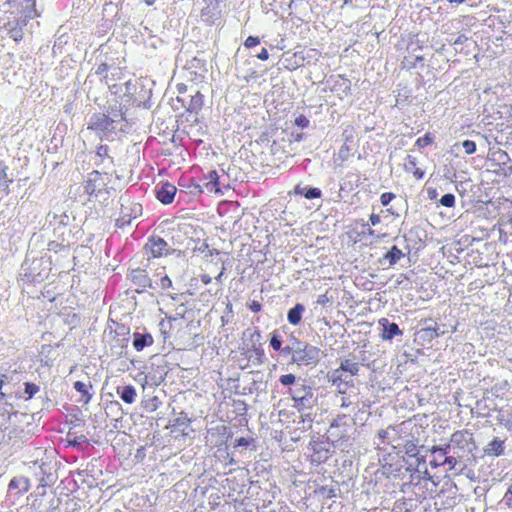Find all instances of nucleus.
<instances>
[{
	"label": "nucleus",
	"mask_w": 512,
	"mask_h": 512,
	"mask_svg": "<svg viewBox=\"0 0 512 512\" xmlns=\"http://www.w3.org/2000/svg\"><path fill=\"white\" fill-rule=\"evenodd\" d=\"M278 381L285 388L283 394L293 401L292 407L301 413L302 428H311L312 418L309 411L318 403L316 389L306 379L292 373L281 375Z\"/></svg>",
	"instance_id": "1"
},
{
	"label": "nucleus",
	"mask_w": 512,
	"mask_h": 512,
	"mask_svg": "<svg viewBox=\"0 0 512 512\" xmlns=\"http://www.w3.org/2000/svg\"><path fill=\"white\" fill-rule=\"evenodd\" d=\"M448 453H452L459 459H463L469 464L471 458H474L473 452L476 444L473 434L468 430H459L454 432L448 443L444 444Z\"/></svg>",
	"instance_id": "2"
},
{
	"label": "nucleus",
	"mask_w": 512,
	"mask_h": 512,
	"mask_svg": "<svg viewBox=\"0 0 512 512\" xmlns=\"http://www.w3.org/2000/svg\"><path fill=\"white\" fill-rule=\"evenodd\" d=\"M87 129L93 131L101 141H113L117 131L124 132L117 127L113 119L105 117V113H93L88 121Z\"/></svg>",
	"instance_id": "3"
},
{
	"label": "nucleus",
	"mask_w": 512,
	"mask_h": 512,
	"mask_svg": "<svg viewBox=\"0 0 512 512\" xmlns=\"http://www.w3.org/2000/svg\"><path fill=\"white\" fill-rule=\"evenodd\" d=\"M310 463L319 466L326 463L334 454V442L329 437H312L307 446Z\"/></svg>",
	"instance_id": "4"
},
{
	"label": "nucleus",
	"mask_w": 512,
	"mask_h": 512,
	"mask_svg": "<svg viewBox=\"0 0 512 512\" xmlns=\"http://www.w3.org/2000/svg\"><path fill=\"white\" fill-rule=\"evenodd\" d=\"M109 190L107 173H101L98 170H93L87 174V178L84 181V191L88 194L90 201L92 199L107 200L110 193Z\"/></svg>",
	"instance_id": "5"
},
{
	"label": "nucleus",
	"mask_w": 512,
	"mask_h": 512,
	"mask_svg": "<svg viewBox=\"0 0 512 512\" xmlns=\"http://www.w3.org/2000/svg\"><path fill=\"white\" fill-rule=\"evenodd\" d=\"M294 343L296 344V351H294L290 363L311 367L319 363L322 354L320 348L299 339H294Z\"/></svg>",
	"instance_id": "6"
},
{
	"label": "nucleus",
	"mask_w": 512,
	"mask_h": 512,
	"mask_svg": "<svg viewBox=\"0 0 512 512\" xmlns=\"http://www.w3.org/2000/svg\"><path fill=\"white\" fill-rule=\"evenodd\" d=\"M22 275L30 282L40 283L48 278L50 273V263L43 257L26 258L21 265Z\"/></svg>",
	"instance_id": "7"
},
{
	"label": "nucleus",
	"mask_w": 512,
	"mask_h": 512,
	"mask_svg": "<svg viewBox=\"0 0 512 512\" xmlns=\"http://www.w3.org/2000/svg\"><path fill=\"white\" fill-rule=\"evenodd\" d=\"M246 337V342L243 347V354L252 353L249 358L254 357L253 363L260 365L264 362L265 353L261 343V331L255 327L253 329H246L243 333Z\"/></svg>",
	"instance_id": "8"
},
{
	"label": "nucleus",
	"mask_w": 512,
	"mask_h": 512,
	"mask_svg": "<svg viewBox=\"0 0 512 512\" xmlns=\"http://www.w3.org/2000/svg\"><path fill=\"white\" fill-rule=\"evenodd\" d=\"M355 424V419L347 414L337 415L331 422L327 431L332 442L344 441L350 438V432Z\"/></svg>",
	"instance_id": "9"
},
{
	"label": "nucleus",
	"mask_w": 512,
	"mask_h": 512,
	"mask_svg": "<svg viewBox=\"0 0 512 512\" xmlns=\"http://www.w3.org/2000/svg\"><path fill=\"white\" fill-rule=\"evenodd\" d=\"M55 465L51 461L43 460L32 463L30 469L33 470L34 477L38 481V489H45L55 484L58 478Z\"/></svg>",
	"instance_id": "10"
},
{
	"label": "nucleus",
	"mask_w": 512,
	"mask_h": 512,
	"mask_svg": "<svg viewBox=\"0 0 512 512\" xmlns=\"http://www.w3.org/2000/svg\"><path fill=\"white\" fill-rule=\"evenodd\" d=\"M489 161L494 171L503 176L512 174V163L509 154L501 149L489 153Z\"/></svg>",
	"instance_id": "11"
},
{
	"label": "nucleus",
	"mask_w": 512,
	"mask_h": 512,
	"mask_svg": "<svg viewBox=\"0 0 512 512\" xmlns=\"http://www.w3.org/2000/svg\"><path fill=\"white\" fill-rule=\"evenodd\" d=\"M145 249L149 251L154 258L172 255L176 252V249L171 248L163 238L156 235H152L148 238Z\"/></svg>",
	"instance_id": "12"
},
{
	"label": "nucleus",
	"mask_w": 512,
	"mask_h": 512,
	"mask_svg": "<svg viewBox=\"0 0 512 512\" xmlns=\"http://www.w3.org/2000/svg\"><path fill=\"white\" fill-rule=\"evenodd\" d=\"M128 278L133 285L137 287L136 292L138 293L145 292L147 288L152 290L157 289V284H154L145 269L136 268L131 270L128 274Z\"/></svg>",
	"instance_id": "13"
},
{
	"label": "nucleus",
	"mask_w": 512,
	"mask_h": 512,
	"mask_svg": "<svg viewBox=\"0 0 512 512\" xmlns=\"http://www.w3.org/2000/svg\"><path fill=\"white\" fill-rule=\"evenodd\" d=\"M5 5L8 6V9L5 10V13L9 15L39 13L36 9L35 0H7Z\"/></svg>",
	"instance_id": "14"
},
{
	"label": "nucleus",
	"mask_w": 512,
	"mask_h": 512,
	"mask_svg": "<svg viewBox=\"0 0 512 512\" xmlns=\"http://www.w3.org/2000/svg\"><path fill=\"white\" fill-rule=\"evenodd\" d=\"M47 219L49 223L54 227V235L58 239H61L62 242H64L65 235L68 232L70 234V230L68 229L69 223H70V217L66 213H62L60 215L58 214H51L49 213L47 215Z\"/></svg>",
	"instance_id": "15"
},
{
	"label": "nucleus",
	"mask_w": 512,
	"mask_h": 512,
	"mask_svg": "<svg viewBox=\"0 0 512 512\" xmlns=\"http://www.w3.org/2000/svg\"><path fill=\"white\" fill-rule=\"evenodd\" d=\"M423 324L424 326L417 332L418 339L423 342L430 343L446 333V330L441 329L432 318L425 319Z\"/></svg>",
	"instance_id": "16"
},
{
	"label": "nucleus",
	"mask_w": 512,
	"mask_h": 512,
	"mask_svg": "<svg viewBox=\"0 0 512 512\" xmlns=\"http://www.w3.org/2000/svg\"><path fill=\"white\" fill-rule=\"evenodd\" d=\"M177 193V188L172 183L165 181L155 187V195L158 201L164 205L171 204Z\"/></svg>",
	"instance_id": "17"
},
{
	"label": "nucleus",
	"mask_w": 512,
	"mask_h": 512,
	"mask_svg": "<svg viewBox=\"0 0 512 512\" xmlns=\"http://www.w3.org/2000/svg\"><path fill=\"white\" fill-rule=\"evenodd\" d=\"M142 212L140 204H133L131 207L122 206L120 216L116 219V226L120 229L131 224L132 219H135Z\"/></svg>",
	"instance_id": "18"
},
{
	"label": "nucleus",
	"mask_w": 512,
	"mask_h": 512,
	"mask_svg": "<svg viewBox=\"0 0 512 512\" xmlns=\"http://www.w3.org/2000/svg\"><path fill=\"white\" fill-rule=\"evenodd\" d=\"M379 326L382 328L381 338L385 341H390L396 336H402L403 331L395 322H390L387 318H380L378 320Z\"/></svg>",
	"instance_id": "19"
},
{
	"label": "nucleus",
	"mask_w": 512,
	"mask_h": 512,
	"mask_svg": "<svg viewBox=\"0 0 512 512\" xmlns=\"http://www.w3.org/2000/svg\"><path fill=\"white\" fill-rule=\"evenodd\" d=\"M221 16V9L217 0H210V3L201 11V18L208 24H214Z\"/></svg>",
	"instance_id": "20"
},
{
	"label": "nucleus",
	"mask_w": 512,
	"mask_h": 512,
	"mask_svg": "<svg viewBox=\"0 0 512 512\" xmlns=\"http://www.w3.org/2000/svg\"><path fill=\"white\" fill-rule=\"evenodd\" d=\"M340 492V487L338 483H334L333 481L329 485H320L317 486L314 490V496L318 498V500L325 501L328 499L335 498Z\"/></svg>",
	"instance_id": "21"
},
{
	"label": "nucleus",
	"mask_w": 512,
	"mask_h": 512,
	"mask_svg": "<svg viewBox=\"0 0 512 512\" xmlns=\"http://www.w3.org/2000/svg\"><path fill=\"white\" fill-rule=\"evenodd\" d=\"M340 393V407L349 408L355 407L360 401L359 392L355 387H351L349 391L339 389Z\"/></svg>",
	"instance_id": "22"
},
{
	"label": "nucleus",
	"mask_w": 512,
	"mask_h": 512,
	"mask_svg": "<svg viewBox=\"0 0 512 512\" xmlns=\"http://www.w3.org/2000/svg\"><path fill=\"white\" fill-rule=\"evenodd\" d=\"M403 446L407 457L413 460L410 466L418 467L421 463H425V456L420 455V450L413 440H405Z\"/></svg>",
	"instance_id": "23"
},
{
	"label": "nucleus",
	"mask_w": 512,
	"mask_h": 512,
	"mask_svg": "<svg viewBox=\"0 0 512 512\" xmlns=\"http://www.w3.org/2000/svg\"><path fill=\"white\" fill-rule=\"evenodd\" d=\"M444 470L446 472H453L455 474L461 473L467 466L468 463L465 462L463 459H459L457 456H455L452 453L447 454L444 457Z\"/></svg>",
	"instance_id": "24"
},
{
	"label": "nucleus",
	"mask_w": 512,
	"mask_h": 512,
	"mask_svg": "<svg viewBox=\"0 0 512 512\" xmlns=\"http://www.w3.org/2000/svg\"><path fill=\"white\" fill-rule=\"evenodd\" d=\"M342 137H343L344 143L339 149L338 157L342 161H346L352 155V148L350 146V143H353V141H354V135H353L352 128H350L349 126L346 127L342 133Z\"/></svg>",
	"instance_id": "25"
},
{
	"label": "nucleus",
	"mask_w": 512,
	"mask_h": 512,
	"mask_svg": "<svg viewBox=\"0 0 512 512\" xmlns=\"http://www.w3.org/2000/svg\"><path fill=\"white\" fill-rule=\"evenodd\" d=\"M431 453L432 459L429 461V465L432 468L443 467L444 465V457L449 454L445 445H434L430 449L427 450Z\"/></svg>",
	"instance_id": "26"
},
{
	"label": "nucleus",
	"mask_w": 512,
	"mask_h": 512,
	"mask_svg": "<svg viewBox=\"0 0 512 512\" xmlns=\"http://www.w3.org/2000/svg\"><path fill=\"white\" fill-rule=\"evenodd\" d=\"M485 455L492 457H499L505 453V440L499 437H494L483 449Z\"/></svg>",
	"instance_id": "27"
},
{
	"label": "nucleus",
	"mask_w": 512,
	"mask_h": 512,
	"mask_svg": "<svg viewBox=\"0 0 512 512\" xmlns=\"http://www.w3.org/2000/svg\"><path fill=\"white\" fill-rule=\"evenodd\" d=\"M29 489L30 481L27 477L24 476L12 478L8 485V491L10 493L15 491V494L18 496L25 494Z\"/></svg>",
	"instance_id": "28"
},
{
	"label": "nucleus",
	"mask_w": 512,
	"mask_h": 512,
	"mask_svg": "<svg viewBox=\"0 0 512 512\" xmlns=\"http://www.w3.org/2000/svg\"><path fill=\"white\" fill-rule=\"evenodd\" d=\"M203 178L204 180H207L203 184V186L208 192L215 194H223V191L221 190L220 187L219 175L216 170L209 171L208 174L204 175Z\"/></svg>",
	"instance_id": "29"
},
{
	"label": "nucleus",
	"mask_w": 512,
	"mask_h": 512,
	"mask_svg": "<svg viewBox=\"0 0 512 512\" xmlns=\"http://www.w3.org/2000/svg\"><path fill=\"white\" fill-rule=\"evenodd\" d=\"M178 185L181 188L180 193L185 189L193 196L201 195L205 189L203 185L196 182L193 178H181Z\"/></svg>",
	"instance_id": "30"
},
{
	"label": "nucleus",
	"mask_w": 512,
	"mask_h": 512,
	"mask_svg": "<svg viewBox=\"0 0 512 512\" xmlns=\"http://www.w3.org/2000/svg\"><path fill=\"white\" fill-rule=\"evenodd\" d=\"M9 167L4 161H0V190L5 194L9 195L10 185L13 183V178L8 174Z\"/></svg>",
	"instance_id": "31"
},
{
	"label": "nucleus",
	"mask_w": 512,
	"mask_h": 512,
	"mask_svg": "<svg viewBox=\"0 0 512 512\" xmlns=\"http://www.w3.org/2000/svg\"><path fill=\"white\" fill-rule=\"evenodd\" d=\"M204 102V96L200 93V91L196 90L193 95H189V101L187 105H185V110L189 113L198 114Z\"/></svg>",
	"instance_id": "32"
},
{
	"label": "nucleus",
	"mask_w": 512,
	"mask_h": 512,
	"mask_svg": "<svg viewBox=\"0 0 512 512\" xmlns=\"http://www.w3.org/2000/svg\"><path fill=\"white\" fill-rule=\"evenodd\" d=\"M116 393L120 397V399L126 404H132L136 400V389L133 385H124L118 386L116 388Z\"/></svg>",
	"instance_id": "33"
},
{
	"label": "nucleus",
	"mask_w": 512,
	"mask_h": 512,
	"mask_svg": "<svg viewBox=\"0 0 512 512\" xmlns=\"http://www.w3.org/2000/svg\"><path fill=\"white\" fill-rule=\"evenodd\" d=\"M132 344L136 351H142L153 344V337L150 333L135 332Z\"/></svg>",
	"instance_id": "34"
},
{
	"label": "nucleus",
	"mask_w": 512,
	"mask_h": 512,
	"mask_svg": "<svg viewBox=\"0 0 512 512\" xmlns=\"http://www.w3.org/2000/svg\"><path fill=\"white\" fill-rule=\"evenodd\" d=\"M294 194L304 196L306 199L312 200L322 196V191L317 187L302 186L298 184L294 188Z\"/></svg>",
	"instance_id": "35"
},
{
	"label": "nucleus",
	"mask_w": 512,
	"mask_h": 512,
	"mask_svg": "<svg viewBox=\"0 0 512 512\" xmlns=\"http://www.w3.org/2000/svg\"><path fill=\"white\" fill-rule=\"evenodd\" d=\"M40 16V13H33V14H24V15H9L7 16V23L20 27L24 30V28L27 26L29 20L37 18Z\"/></svg>",
	"instance_id": "36"
},
{
	"label": "nucleus",
	"mask_w": 512,
	"mask_h": 512,
	"mask_svg": "<svg viewBox=\"0 0 512 512\" xmlns=\"http://www.w3.org/2000/svg\"><path fill=\"white\" fill-rule=\"evenodd\" d=\"M397 435V430L394 427L389 426L387 429H381L378 431L377 437L380 443L390 444L393 447H396L394 443L397 441Z\"/></svg>",
	"instance_id": "37"
},
{
	"label": "nucleus",
	"mask_w": 512,
	"mask_h": 512,
	"mask_svg": "<svg viewBox=\"0 0 512 512\" xmlns=\"http://www.w3.org/2000/svg\"><path fill=\"white\" fill-rule=\"evenodd\" d=\"M73 388L81 394V399L79 400L80 402L88 404L91 401L93 397V394L90 392L92 389L91 382L84 383L82 381H76L73 384Z\"/></svg>",
	"instance_id": "38"
},
{
	"label": "nucleus",
	"mask_w": 512,
	"mask_h": 512,
	"mask_svg": "<svg viewBox=\"0 0 512 512\" xmlns=\"http://www.w3.org/2000/svg\"><path fill=\"white\" fill-rule=\"evenodd\" d=\"M405 254L400 250L396 245L392 246L379 260V262L382 264L383 261H388L389 266H394L397 264Z\"/></svg>",
	"instance_id": "39"
},
{
	"label": "nucleus",
	"mask_w": 512,
	"mask_h": 512,
	"mask_svg": "<svg viewBox=\"0 0 512 512\" xmlns=\"http://www.w3.org/2000/svg\"><path fill=\"white\" fill-rule=\"evenodd\" d=\"M305 306L301 303L295 304L292 308H290L287 312V320L291 325H298L303 317L305 312Z\"/></svg>",
	"instance_id": "40"
},
{
	"label": "nucleus",
	"mask_w": 512,
	"mask_h": 512,
	"mask_svg": "<svg viewBox=\"0 0 512 512\" xmlns=\"http://www.w3.org/2000/svg\"><path fill=\"white\" fill-rule=\"evenodd\" d=\"M105 117L112 118L114 124L118 127L121 121H124L125 113L122 110L121 104L115 103L114 105H109L107 111L105 113Z\"/></svg>",
	"instance_id": "41"
},
{
	"label": "nucleus",
	"mask_w": 512,
	"mask_h": 512,
	"mask_svg": "<svg viewBox=\"0 0 512 512\" xmlns=\"http://www.w3.org/2000/svg\"><path fill=\"white\" fill-rule=\"evenodd\" d=\"M71 432L67 435L68 446L76 448L80 451L86 450L89 445L88 438L85 435L73 436L71 437Z\"/></svg>",
	"instance_id": "42"
},
{
	"label": "nucleus",
	"mask_w": 512,
	"mask_h": 512,
	"mask_svg": "<svg viewBox=\"0 0 512 512\" xmlns=\"http://www.w3.org/2000/svg\"><path fill=\"white\" fill-rule=\"evenodd\" d=\"M340 371L347 372L351 376L357 375L359 372V364L351 359H345L341 362L340 367L335 370V374Z\"/></svg>",
	"instance_id": "43"
},
{
	"label": "nucleus",
	"mask_w": 512,
	"mask_h": 512,
	"mask_svg": "<svg viewBox=\"0 0 512 512\" xmlns=\"http://www.w3.org/2000/svg\"><path fill=\"white\" fill-rule=\"evenodd\" d=\"M107 416H115V420L121 419L124 411L122 405L118 401H110L105 408Z\"/></svg>",
	"instance_id": "44"
},
{
	"label": "nucleus",
	"mask_w": 512,
	"mask_h": 512,
	"mask_svg": "<svg viewBox=\"0 0 512 512\" xmlns=\"http://www.w3.org/2000/svg\"><path fill=\"white\" fill-rule=\"evenodd\" d=\"M110 148L108 145L100 144L96 150V156L100 159V161H96L95 164L97 166L103 164L106 160L109 164L113 163L112 157L109 155Z\"/></svg>",
	"instance_id": "45"
},
{
	"label": "nucleus",
	"mask_w": 512,
	"mask_h": 512,
	"mask_svg": "<svg viewBox=\"0 0 512 512\" xmlns=\"http://www.w3.org/2000/svg\"><path fill=\"white\" fill-rule=\"evenodd\" d=\"M4 29L7 31L8 36L16 42H20L24 37V30L20 27L13 26L5 22Z\"/></svg>",
	"instance_id": "46"
},
{
	"label": "nucleus",
	"mask_w": 512,
	"mask_h": 512,
	"mask_svg": "<svg viewBox=\"0 0 512 512\" xmlns=\"http://www.w3.org/2000/svg\"><path fill=\"white\" fill-rule=\"evenodd\" d=\"M294 339H297L294 336H291L289 344L281 347L277 352H279V356L282 358L291 357L293 358L294 351H296V344L294 343Z\"/></svg>",
	"instance_id": "47"
},
{
	"label": "nucleus",
	"mask_w": 512,
	"mask_h": 512,
	"mask_svg": "<svg viewBox=\"0 0 512 512\" xmlns=\"http://www.w3.org/2000/svg\"><path fill=\"white\" fill-rule=\"evenodd\" d=\"M23 386H24V394H25L24 399L25 400L32 399L40 391V386L33 382H24Z\"/></svg>",
	"instance_id": "48"
},
{
	"label": "nucleus",
	"mask_w": 512,
	"mask_h": 512,
	"mask_svg": "<svg viewBox=\"0 0 512 512\" xmlns=\"http://www.w3.org/2000/svg\"><path fill=\"white\" fill-rule=\"evenodd\" d=\"M269 344H270V347L274 351H278L279 349H281V347L283 345V338L278 330H274L271 333V338H270Z\"/></svg>",
	"instance_id": "49"
},
{
	"label": "nucleus",
	"mask_w": 512,
	"mask_h": 512,
	"mask_svg": "<svg viewBox=\"0 0 512 512\" xmlns=\"http://www.w3.org/2000/svg\"><path fill=\"white\" fill-rule=\"evenodd\" d=\"M512 416V411L510 409L501 408L498 410V413L496 415V420L499 424L505 426V423L509 420V418Z\"/></svg>",
	"instance_id": "50"
},
{
	"label": "nucleus",
	"mask_w": 512,
	"mask_h": 512,
	"mask_svg": "<svg viewBox=\"0 0 512 512\" xmlns=\"http://www.w3.org/2000/svg\"><path fill=\"white\" fill-rule=\"evenodd\" d=\"M254 439L253 438H246V437H239L234 440L233 447L235 449L237 448H244L247 449L251 445H253Z\"/></svg>",
	"instance_id": "51"
},
{
	"label": "nucleus",
	"mask_w": 512,
	"mask_h": 512,
	"mask_svg": "<svg viewBox=\"0 0 512 512\" xmlns=\"http://www.w3.org/2000/svg\"><path fill=\"white\" fill-rule=\"evenodd\" d=\"M455 201H456V198H455V195L452 194V193H447V194H444L439 202L442 206L444 207H447V208H452L455 206Z\"/></svg>",
	"instance_id": "52"
},
{
	"label": "nucleus",
	"mask_w": 512,
	"mask_h": 512,
	"mask_svg": "<svg viewBox=\"0 0 512 512\" xmlns=\"http://www.w3.org/2000/svg\"><path fill=\"white\" fill-rule=\"evenodd\" d=\"M433 143V136L431 133H426L423 137H420L416 140V146L419 148H424Z\"/></svg>",
	"instance_id": "53"
},
{
	"label": "nucleus",
	"mask_w": 512,
	"mask_h": 512,
	"mask_svg": "<svg viewBox=\"0 0 512 512\" xmlns=\"http://www.w3.org/2000/svg\"><path fill=\"white\" fill-rule=\"evenodd\" d=\"M463 149L465 150V152L468 154V155H471L473 153L476 152V143L472 140H464L462 143H461Z\"/></svg>",
	"instance_id": "54"
},
{
	"label": "nucleus",
	"mask_w": 512,
	"mask_h": 512,
	"mask_svg": "<svg viewBox=\"0 0 512 512\" xmlns=\"http://www.w3.org/2000/svg\"><path fill=\"white\" fill-rule=\"evenodd\" d=\"M416 165H417V159L411 155H407L406 162L404 164L405 170L408 172H411L415 168H417Z\"/></svg>",
	"instance_id": "55"
},
{
	"label": "nucleus",
	"mask_w": 512,
	"mask_h": 512,
	"mask_svg": "<svg viewBox=\"0 0 512 512\" xmlns=\"http://www.w3.org/2000/svg\"><path fill=\"white\" fill-rule=\"evenodd\" d=\"M502 502L509 508H512V483L508 486Z\"/></svg>",
	"instance_id": "56"
},
{
	"label": "nucleus",
	"mask_w": 512,
	"mask_h": 512,
	"mask_svg": "<svg viewBox=\"0 0 512 512\" xmlns=\"http://www.w3.org/2000/svg\"><path fill=\"white\" fill-rule=\"evenodd\" d=\"M309 119L305 115H299L295 118V124L300 128H306L309 126Z\"/></svg>",
	"instance_id": "57"
},
{
	"label": "nucleus",
	"mask_w": 512,
	"mask_h": 512,
	"mask_svg": "<svg viewBox=\"0 0 512 512\" xmlns=\"http://www.w3.org/2000/svg\"><path fill=\"white\" fill-rule=\"evenodd\" d=\"M395 198V194L392 192H385L380 196V201L383 206H388L390 202Z\"/></svg>",
	"instance_id": "58"
},
{
	"label": "nucleus",
	"mask_w": 512,
	"mask_h": 512,
	"mask_svg": "<svg viewBox=\"0 0 512 512\" xmlns=\"http://www.w3.org/2000/svg\"><path fill=\"white\" fill-rule=\"evenodd\" d=\"M260 43V39L258 36H248L244 42L245 47L254 48Z\"/></svg>",
	"instance_id": "59"
},
{
	"label": "nucleus",
	"mask_w": 512,
	"mask_h": 512,
	"mask_svg": "<svg viewBox=\"0 0 512 512\" xmlns=\"http://www.w3.org/2000/svg\"><path fill=\"white\" fill-rule=\"evenodd\" d=\"M158 398L157 397H153L152 399H150L149 401H147L145 404H144V408L149 410V411H155L157 408H158Z\"/></svg>",
	"instance_id": "60"
},
{
	"label": "nucleus",
	"mask_w": 512,
	"mask_h": 512,
	"mask_svg": "<svg viewBox=\"0 0 512 512\" xmlns=\"http://www.w3.org/2000/svg\"><path fill=\"white\" fill-rule=\"evenodd\" d=\"M157 284V287L160 286L162 289L166 290L170 287H172V281L171 279L168 277V275H164L163 277H161L160 279V283H156Z\"/></svg>",
	"instance_id": "61"
},
{
	"label": "nucleus",
	"mask_w": 512,
	"mask_h": 512,
	"mask_svg": "<svg viewBox=\"0 0 512 512\" xmlns=\"http://www.w3.org/2000/svg\"><path fill=\"white\" fill-rule=\"evenodd\" d=\"M65 249V245L57 241H50L48 243V250L58 252L59 250Z\"/></svg>",
	"instance_id": "62"
},
{
	"label": "nucleus",
	"mask_w": 512,
	"mask_h": 512,
	"mask_svg": "<svg viewBox=\"0 0 512 512\" xmlns=\"http://www.w3.org/2000/svg\"><path fill=\"white\" fill-rule=\"evenodd\" d=\"M190 423V419L187 418L186 415L180 416L175 420V426L178 427H186Z\"/></svg>",
	"instance_id": "63"
},
{
	"label": "nucleus",
	"mask_w": 512,
	"mask_h": 512,
	"mask_svg": "<svg viewBox=\"0 0 512 512\" xmlns=\"http://www.w3.org/2000/svg\"><path fill=\"white\" fill-rule=\"evenodd\" d=\"M248 307H249V309H250L252 312H254V313H258V312H260V311H261V309H262V305H261V303H260L259 301H257V300H253V301H251V302L249 303Z\"/></svg>",
	"instance_id": "64"
}]
</instances>
